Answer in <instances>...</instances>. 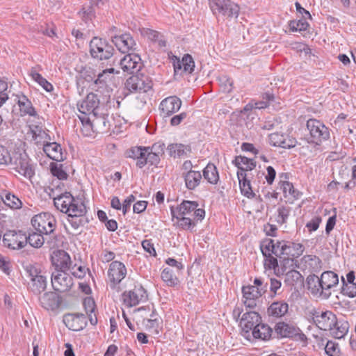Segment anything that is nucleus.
<instances>
[{
	"instance_id": "obj_3",
	"label": "nucleus",
	"mask_w": 356,
	"mask_h": 356,
	"mask_svg": "<svg viewBox=\"0 0 356 356\" xmlns=\"http://www.w3.org/2000/svg\"><path fill=\"white\" fill-rule=\"evenodd\" d=\"M275 257L279 259L284 271L288 268L293 267L296 264V258L304 252L305 248L301 243H296L288 241L274 240Z\"/></svg>"
},
{
	"instance_id": "obj_4",
	"label": "nucleus",
	"mask_w": 356,
	"mask_h": 356,
	"mask_svg": "<svg viewBox=\"0 0 356 356\" xmlns=\"http://www.w3.org/2000/svg\"><path fill=\"white\" fill-rule=\"evenodd\" d=\"M31 224L38 232L58 241V236L54 232L56 220L50 213L44 212L35 215L31 219Z\"/></svg>"
},
{
	"instance_id": "obj_50",
	"label": "nucleus",
	"mask_w": 356,
	"mask_h": 356,
	"mask_svg": "<svg viewBox=\"0 0 356 356\" xmlns=\"http://www.w3.org/2000/svg\"><path fill=\"white\" fill-rule=\"evenodd\" d=\"M161 279L168 286H175L179 284V280L170 268H165L161 273Z\"/></svg>"
},
{
	"instance_id": "obj_48",
	"label": "nucleus",
	"mask_w": 356,
	"mask_h": 356,
	"mask_svg": "<svg viewBox=\"0 0 356 356\" xmlns=\"http://www.w3.org/2000/svg\"><path fill=\"white\" fill-rule=\"evenodd\" d=\"M30 75L32 79L41 86L47 92H51L54 90L52 84L39 74L35 67H32L31 70Z\"/></svg>"
},
{
	"instance_id": "obj_20",
	"label": "nucleus",
	"mask_w": 356,
	"mask_h": 356,
	"mask_svg": "<svg viewBox=\"0 0 356 356\" xmlns=\"http://www.w3.org/2000/svg\"><path fill=\"white\" fill-rule=\"evenodd\" d=\"M112 42L123 54L136 49V43L130 33L112 35Z\"/></svg>"
},
{
	"instance_id": "obj_54",
	"label": "nucleus",
	"mask_w": 356,
	"mask_h": 356,
	"mask_svg": "<svg viewBox=\"0 0 356 356\" xmlns=\"http://www.w3.org/2000/svg\"><path fill=\"white\" fill-rule=\"evenodd\" d=\"M51 172L53 176L56 177L59 180H65L68 175L63 168V165L51 163L50 165Z\"/></svg>"
},
{
	"instance_id": "obj_58",
	"label": "nucleus",
	"mask_w": 356,
	"mask_h": 356,
	"mask_svg": "<svg viewBox=\"0 0 356 356\" xmlns=\"http://www.w3.org/2000/svg\"><path fill=\"white\" fill-rule=\"evenodd\" d=\"M282 283L280 280L275 278L270 279V297L273 298L276 296V295L279 294L278 291L281 288Z\"/></svg>"
},
{
	"instance_id": "obj_10",
	"label": "nucleus",
	"mask_w": 356,
	"mask_h": 356,
	"mask_svg": "<svg viewBox=\"0 0 356 356\" xmlns=\"http://www.w3.org/2000/svg\"><path fill=\"white\" fill-rule=\"evenodd\" d=\"M125 88L131 92H147L152 88L150 78L144 74L132 75L125 82Z\"/></svg>"
},
{
	"instance_id": "obj_38",
	"label": "nucleus",
	"mask_w": 356,
	"mask_h": 356,
	"mask_svg": "<svg viewBox=\"0 0 356 356\" xmlns=\"http://www.w3.org/2000/svg\"><path fill=\"white\" fill-rule=\"evenodd\" d=\"M13 209H18L22 207V202L15 194L3 191L0 194V202Z\"/></svg>"
},
{
	"instance_id": "obj_30",
	"label": "nucleus",
	"mask_w": 356,
	"mask_h": 356,
	"mask_svg": "<svg viewBox=\"0 0 356 356\" xmlns=\"http://www.w3.org/2000/svg\"><path fill=\"white\" fill-rule=\"evenodd\" d=\"M41 306L47 310H55L60 305V298L54 292H46L39 298Z\"/></svg>"
},
{
	"instance_id": "obj_46",
	"label": "nucleus",
	"mask_w": 356,
	"mask_h": 356,
	"mask_svg": "<svg viewBox=\"0 0 356 356\" xmlns=\"http://www.w3.org/2000/svg\"><path fill=\"white\" fill-rule=\"evenodd\" d=\"M140 33L143 37L147 38L149 40L153 42H159L160 47H165L166 42L163 40H161V33L155 30L143 28L140 29Z\"/></svg>"
},
{
	"instance_id": "obj_16",
	"label": "nucleus",
	"mask_w": 356,
	"mask_h": 356,
	"mask_svg": "<svg viewBox=\"0 0 356 356\" xmlns=\"http://www.w3.org/2000/svg\"><path fill=\"white\" fill-rule=\"evenodd\" d=\"M99 99L97 95L93 92H90L86 98L77 104L79 111L84 115L83 117H90L95 115L98 112L99 107Z\"/></svg>"
},
{
	"instance_id": "obj_44",
	"label": "nucleus",
	"mask_w": 356,
	"mask_h": 356,
	"mask_svg": "<svg viewBox=\"0 0 356 356\" xmlns=\"http://www.w3.org/2000/svg\"><path fill=\"white\" fill-rule=\"evenodd\" d=\"M279 184L285 197H289L292 201L299 198L300 194L298 191L294 188L292 183L287 181H280Z\"/></svg>"
},
{
	"instance_id": "obj_25",
	"label": "nucleus",
	"mask_w": 356,
	"mask_h": 356,
	"mask_svg": "<svg viewBox=\"0 0 356 356\" xmlns=\"http://www.w3.org/2000/svg\"><path fill=\"white\" fill-rule=\"evenodd\" d=\"M46 243L49 248H55L57 245V241L53 238L47 237L44 234L38 232H32L26 236V244L29 243L31 247L40 248Z\"/></svg>"
},
{
	"instance_id": "obj_42",
	"label": "nucleus",
	"mask_w": 356,
	"mask_h": 356,
	"mask_svg": "<svg viewBox=\"0 0 356 356\" xmlns=\"http://www.w3.org/2000/svg\"><path fill=\"white\" fill-rule=\"evenodd\" d=\"M147 152L145 154L143 160H139L136 161V166L139 168H143L146 164L151 165H157L160 162V157L158 153L151 152L149 147H146Z\"/></svg>"
},
{
	"instance_id": "obj_8",
	"label": "nucleus",
	"mask_w": 356,
	"mask_h": 356,
	"mask_svg": "<svg viewBox=\"0 0 356 356\" xmlns=\"http://www.w3.org/2000/svg\"><path fill=\"white\" fill-rule=\"evenodd\" d=\"M114 48L106 40L94 37L90 42L91 56L99 60H108L113 55Z\"/></svg>"
},
{
	"instance_id": "obj_39",
	"label": "nucleus",
	"mask_w": 356,
	"mask_h": 356,
	"mask_svg": "<svg viewBox=\"0 0 356 356\" xmlns=\"http://www.w3.org/2000/svg\"><path fill=\"white\" fill-rule=\"evenodd\" d=\"M272 333V328L268 325L261 323L260 325H257V327L252 330L251 337L263 341H268L271 338Z\"/></svg>"
},
{
	"instance_id": "obj_47",
	"label": "nucleus",
	"mask_w": 356,
	"mask_h": 356,
	"mask_svg": "<svg viewBox=\"0 0 356 356\" xmlns=\"http://www.w3.org/2000/svg\"><path fill=\"white\" fill-rule=\"evenodd\" d=\"M170 209L172 218L177 219V225L180 228L183 229H191L195 227V223L190 216H184V215H181V216H177L175 212L173 211V207H171Z\"/></svg>"
},
{
	"instance_id": "obj_12",
	"label": "nucleus",
	"mask_w": 356,
	"mask_h": 356,
	"mask_svg": "<svg viewBox=\"0 0 356 356\" xmlns=\"http://www.w3.org/2000/svg\"><path fill=\"white\" fill-rule=\"evenodd\" d=\"M67 270H55L51 274V285L58 292L68 291L73 286L72 277L66 273Z\"/></svg>"
},
{
	"instance_id": "obj_33",
	"label": "nucleus",
	"mask_w": 356,
	"mask_h": 356,
	"mask_svg": "<svg viewBox=\"0 0 356 356\" xmlns=\"http://www.w3.org/2000/svg\"><path fill=\"white\" fill-rule=\"evenodd\" d=\"M43 151L51 159L60 161L64 159L62 148L60 144L56 142L46 143L43 145Z\"/></svg>"
},
{
	"instance_id": "obj_24",
	"label": "nucleus",
	"mask_w": 356,
	"mask_h": 356,
	"mask_svg": "<svg viewBox=\"0 0 356 356\" xmlns=\"http://www.w3.org/2000/svg\"><path fill=\"white\" fill-rule=\"evenodd\" d=\"M63 321L72 331H80L87 325L86 317L83 314H66L63 316Z\"/></svg>"
},
{
	"instance_id": "obj_61",
	"label": "nucleus",
	"mask_w": 356,
	"mask_h": 356,
	"mask_svg": "<svg viewBox=\"0 0 356 356\" xmlns=\"http://www.w3.org/2000/svg\"><path fill=\"white\" fill-rule=\"evenodd\" d=\"M142 246L144 250L148 252L151 256H156V252L154 246V243L152 242L151 239H145L143 241Z\"/></svg>"
},
{
	"instance_id": "obj_32",
	"label": "nucleus",
	"mask_w": 356,
	"mask_h": 356,
	"mask_svg": "<svg viewBox=\"0 0 356 356\" xmlns=\"http://www.w3.org/2000/svg\"><path fill=\"white\" fill-rule=\"evenodd\" d=\"M15 100L19 107L21 116H25L26 115L30 116L37 115V112L33 106L32 102L26 95L23 94L17 95Z\"/></svg>"
},
{
	"instance_id": "obj_2",
	"label": "nucleus",
	"mask_w": 356,
	"mask_h": 356,
	"mask_svg": "<svg viewBox=\"0 0 356 356\" xmlns=\"http://www.w3.org/2000/svg\"><path fill=\"white\" fill-rule=\"evenodd\" d=\"M339 276L333 271L323 272L321 277L314 274L307 277V289L314 296H318L324 299L330 297L332 291H336L339 286Z\"/></svg>"
},
{
	"instance_id": "obj_7",
	"label": "nucleus",
	"mask_w": 356,
	"mask_h": 356,
	"mask_svg": "<svg viewBox=\"0 0 356 356\" xmlns=\"http://www.w3.org/2000/svg\"><path fill=\"white\" fill-rule=\"evenodd\" d=\"M213 14H220L227 18H237L240 12L239 6L232 0H213L210 3Z\"/></svg>"
},
{
	"instance_id": "obj_34",
	"label": "nucleus",
	"mask_w": 356,
	"mask_h": 356,
	"mask_svg": "<svg viewBox=\"0 0 356 356\" xmlns=\"http://www.w3.org/2000/svg\"><path fill=\"white\" fill-rule=\"evenodd\" d=\"M186 187L188 190H195L201 183L202 176L200 171H188L182 174Z\"/></svg>"
},
{
	"instance_id": "obj_60",
	"label": "nucleus",
	"mask_w": 356,
	"mask_h": 356,
	"mask_svg": "<svg viewBox=\"0 0 356 356\" xmlns=\"http://www.w3.org/2000/svg\"><path fill=\"white\" fill-rule=\"evenodd\" d=\"M79 14L85 22H87L88 20L92 19V18L95 16V10L93 6L91 5L87 8H83Z\"/></svg>"
},
{
	"instance_id": "obj_5",
	"label": "nucleus",
	"mask_w": 356,
	"mask_h": 356,
	"mask_svg": "<svg viewBox=\"0 0 356 356\" xmlns=\"http://www.w3.org/2000/svg\"><path fill=\"white\" fill-rule=\"evenodd\" d=\"M307 129L309 135L307 140L310 144L321 145L323 142L330 138V130L322 122L314 118H310L307 121Z\"/></svg>"
},
{
	"instance_id": "obj_29",
	"label": "nucleus",
	"mask_w": 356,
	"mask_h": 356,
	"mask_svg": "<svg viewBox=\"0 0 356 356\" xmlns=\"http://www.w3.org/2000/svg\"><path fill=\"white\" fill-rule=\"evenodd\" d=\"M275 332L280 338H291L298 334L300 329L285 322H278L275 324Z\"/></svg>"
},
{
	"instance_id": "obj_55",
	"label": "nucleus",
	"mask_w": 356,
	"mask_h": 356,
	"mask_svg": "<svg viewBox=\"0 0 356 356\" xmlns=\"http://www.w3.org/2000/svg\"><path fill=\"white\" fill-rule=\"evenodd\" d=\"M291 208L286 206H280L277 209V222L280 224H284L286 222L289 216Z\"/></svg>"
},
{
	"instance_id": "obj_14",
	"label": "nucleus",
	"mask_w": 356,
	"mask_h": 356,
	"mask_svg": "<svg viewBox=\"0 0 356 356\" xmlns=\"http://www.w3.org/2000/svg\"><path fill=\"white\" fill-rule=\"evenodd\" d=\"M122 296L124 304L128 307L136 306L147 298V291L141 285H136L133 289L125 291Z\"/></svg>"
},
{
	"instance_id": "obj_36",
	"label": "nucleus",
	"mask_w": 356,
	"mask_h": 356,
	"mask_svg": "<svg viewBox=\"0 0 356 356\" xmlns=\"http://www.w3.org/2000/svg\"><path fill=\"white\" fill-rule=\"evenodd\" d=\"M199 204L195 201L183 200L177 207H173V211L177 216H192L193 211L198 207Z\"/></svg>"
},
{
	"instance_id": "obj_6",
	"label": "nucleus",
	"mask_w": 356,
	"mask_h": 356,
	"mask_svg": "<svg viewBox=\"0 0 356 356\" xmlns=\"http://www.w3.org/2000/svg\"><path fill=\"white\" fill-rule=\"evenodd\" d=\"M8 165L19 174L29 180H31L35 175L34 165L25 153L13 152Z\"/></svg>"
},
{
	"instance_id": "obj_21",
	"label": "nucleus",
	"mask_w": 356,
	"mask_h": 356,
	"mask_svg": "<svg viewBox=\"0 0 356 356\" xmlns=\"http://www.w3.org/2000/svg\"><path fill=\"white\" fill-rule=\"evenodd\" d=\"M250 175L251 177H250L249 174L245 172H237V177L239 182L241 193L248 199L256 197L259 201H262L260 195L257 197L255 193L253 191L251 185V179L253 178V175L252 173Z\"/></svg>"
},
{
	"instance_id": "obj_11",
	"label": "nucleus",
	"mask_w": 356,
	"mask_h": 356,
	"mask_svg": "<svg viewBox=\"0 0 356 356\" xmlns=\"http://www.w3.org/2000/svg\"><path fill=\"white\" fill-rule=\"evenodd\" d=\"M261 323V317L255 312H247L241 318V334L248 340L251 339V332Z\"/></svg>"
},
{
	"instance_id": "obj_31",
	"label": "nucleus",
	"mask_w": 356,
	"mask_h": 356,
	"mask_svg": "<svg viewBox=\"0 0 356 356\" xmlns=\"http://www.w3.org/2000/svg\"><path fill=\"white\" fill-rule=\"evenodd\" d=\"M30 130L32 133V138L36 145H44L51 138L49 134V130L43 129L42 126L39 124L30 125Z\"/></svg>"
},
{
	"instance_id": "obj_18",
	"label": "nucleus",
	"mask_w": 356,
	"mask_h": 356,
	"mask_svg": "<svg viewBox=\"0 0 356 356\" xmlns=\"http://www.w3.org/2000/svg\"><path fill=\"white\" fill-rule=\"evenodd\" d=\"M266 291V286L259 288L254 286H243V302L246 307L254 308L257 306L259 298Z\"/></svg>"
},
{
	"instance_id": "obj_51",
	"label": "nucleus",
	"mask_w": 356,
	"mask_h": 356,
	"mask_svg": "<svg viewBox=\"0 0 356 356\" xmlns=\"http://www.w3.org/2000/svg\"><path fill=\"white\" fill-rule=\"evenodd\" d=\"M303 277L299 271L291 269L285 274V282L288 285L293 286L299 282H302Z\"/></svg>"
},
{
	"instance_id": "obj_27",
	"label": "nucleus",
	"mask_w": 356,
	"mask_h": 356,
	"mask_svg": "<svg viewBox=\"0 0 356 356\" xmlns=\"http://www.w3.org/2000/svg\"><path fill=\"white\" fill-rule=\"evenodd\" d=\"M270 144L275 147L290 149L296 145L297 141L289 135L273 133L268 136Z\"/></svg>"
},
{
	"instance_id": "obj_23",
	"label": "nucleus",
	"mask_w": 356,
	"mask_h": 356,
	"mask_svg": "<svg viewBox=\"0 0 356 356\" xmlns=\"http://www.w3.org/2000/svg\"><path fill=\"white\" fill-rule=\"evenodd\" d=\"M83 124L89 126L94 132L99 133L105 131L107 126L106 116L99 115L98 112L95 115L90 117H79Z\"/></svg>"
},
{
	"instance_id": "obj_43",
	"label": "nucleus",
	"mask_w": 356,
	"mask_h": 356,
	"mask_svg": "<svg viewBox=\"0 0 356 356\" xmlns=\"http://www.w3.org/2000/svg\"><path fill=\"white\" fill-rule=\"evenodd\" d=\"M204 178L211 184H216L219 180L218 171L216 166L209 163L203 170Z\"/></svg>"
},
{
	"instance_id": "obj_1",
	"label": "nucleus",
	"mask_w": 356,
	"mask_h": 356,
	"mask_svg": "<svg viewBox=\"0 0 356 356\" xmlns=\"http://www.w3.org/2000/svg\"><path fill=\"white\" fill-rule=\"evenodd\" d=\"M54 204L58 210L67 215L71 227V231L67 230V232L72 235L80 234L82 227L88 222L85 216L87 210L84 203L65 191L54 197Z\"/></svg>"
},
{
	"instance_id": "obj_64",
	"label": "nucleus",
	"mask_w": 356,
	"mask_h": 356,
	"mask_svg": "<svg viewBox=\"0 0 356 356\" xmlns=\"http://www.w3.org/2000/svg\"><path fill=\"white\" fill-rule=\"evenodd\" d=\"M321 222V218L319 217H314L309 222H308L306 225V227L308 228L309 231L314 232L318 229L320 222Z\"/></svg>"
},
{
	"instance_id": "obj_9",
	"label": "nucleus",
	"mask_w": 356,
	"mask_h": 356,
	"mask_svg": "<svg viewBox=\"0 0 356 356\" xmlns=\"http://www.w3.org/2000/svg\"><path fill=\"white\" fill-rule=\"evenodd\" d=\"M312 322L322 330H332L337 322V316L331 311H320L312 309L309 312Z\"/></svg>"
},
{
	"instance_id": "obj_57",
	"label": "nucleus",
	"mask_w": 356,
	"mask_h": 356,
	"mask_svg": "<svg viewBox=\"0 0 356 356\" xmlns=\"http://www.w3.org/2000/svg\"><path fill=\"white\" fill-rule=\"evenodd\" d=\"M11 158L12 154L9 153L7 148L0 145V165H8Z\"/></svg>"
},
{
	"instance_id": "obj_35",
	"label": "nucleus",
	"mask_w": 356,
	"mask_h": 356,
	"mask_svg": "<svg viewBox=\"0 0 356 356\" xmlns=\"http://www.w3.org/2000/svg\"><path fill=\"white\" fill-rule=\"evenodd\" d=\"M289 310V305L286 302L275 301L271 303L268 308L267 312L270 316L274 318H281L284 316Z\"/></svg>"
},
{
	"instance_id": "obj_45",
	"label": "nucleus",
	"mask_w": 356,
	"mask_h": 356,
	"mask_svg": "<svg viewBox=\"0 0 356 356\" xmlns=\"http://www.w3.org/2000/svg\"><path fill=\"white\" fill-rule=\"evenodd\" d=\"M29 288L33 293L40 294L47 288V277L42 275L37 278H32V281L29 284Z\"/></svg>"
},
{
	"instance_id": "obj_37",
	"label": "nucleus",
	"mask_w": 356,
	"mask_h": 356,
	"mask_svg": "<svg viewBox=\"0 0 356 356\" xmlns=\"http://www.w3.org/2000/svg\"><path fill=\"white\" fill-rule=\"evenodd\" d=\"M168 150L170 156L182 158L187 156L188 154L191 152V147L190 145L181 143H174L168 146Z\"/></svg>"
},
{
	"instance_id": "obj_13",
	"label": "nucleus",
	"mask_w": 356,
	"mask_h": 356,
	"mask_svg": "<svg viewBox=\"0 0 356 356\" xmlns=\"http://www.w3.org/2000/svg\"><path fill=\"white\" fill-rule=\"evenodd\" d=\"M261 251L265 257L264 265L266 268L275 270L278 267V258L275 255V248L273 239L265 238L260 243Z\"/></svg>"
},
{
	"instance_id": "obj_63",
	"label": "nucleus",
	"mask_w": 356,
	"mask_h": 356,
	"mask_svg": "<svg viewBox=\"0 0 356 356\" xmlns=\"http://www.w3.org/2000/svg\"><path fill=\"white\" fill-rule=\"evenodd\" d=\"M83 305L87 314L93 313L95 312V302L93 298L90 297H86L83 300Z\"/></svg>"
},
{
	"instance_id": "obj_49",
	"label": "nucleus",
	"mask_w": 356,
	"mask_h": 356,
	"mask_svg": "<svg viewBox=\"0 0 356 356\" xmlns=\"http://www.w3.org/2000/svg\"><path fill=\"white\" fill-rule=\"evenodd\" d=\"M302 259L308 268L313 272H319L322 268V261L316 255H305Z\"/></svg>"
},
{
	"instance_id": "obj_17",
	"label": "nucleus",
	"mask_w": 356,
	"mask_h": 356,
	"mask_svg": "<svg viewBox=\"0 0 356 356\" xmlns=\"http://www.w3.org/2000/svg\"><path fill=\"white\" fill-rule=\"evenodd\" d=\"M107 275L111 288L115 289L126 277L127 268L123 263L114 261L109 265Z\"/></svg>"
},
{
	"instance_id": "obj_56",
	"label": "nucleus",
	"mask_w": 356,
	"mask_h": 356,
	"mask_svg": "<svg viewBox=\"0 0 356 356\" xmlns=\"http://www.w3.org/2000/svg\"><path fill=\"white\" fill-rule=\"evenodd\" d=\"M289 26L292 31H303L307 29L309 24L305 19L293 20L290 22Z\"/></svg>"
},
{
	"instance_id": "obj_52",
	"label": "nucleus",
	"mask_w": 356,
	"mask_h": 356,
	"mask_svg": "<svg viewBox=\"0 0 356 356\" xmlns=\"http://www.w3.org/2000/svg\"><path fill=\"white\" fill-rule=\"evenodd\" d=\"M342 286L341 287V293L349 298L356 296V283H345V278L341 277Z\"/></svg>"
},
{
	"instance_id": "obj_22",
	"label": "nucleus",
	"mask_w": 356,
	"mask_h": 356,
	"mask_svg": "<svg viewBox=\"0 0 356 356\" xmlns=\"http://www.w3.org/2000/svg\"><path fill=\"white\" fill-rule=\"evenodd\" d=\"M51 261L56 270H68L72 266L70 255L63 250L54 251L51 257Z\"/></svg>"
},
{
	"instance_id": "obj_19",
	"label": "nucleus",
	"mask_w": 356,
	"mask_h": 356,
	"mask_svg": "<svg viewBox=\"0 0 356 356\" xmlns=\"http://www.w3.org/2000/svg\"><path fill=\"white\" fill-rule=\"evenodd\" d=\"M181 104L180 98L175 95L163 99L159 106L161 116L166 118L172 115L180 109Z\"/></svg>"
},
{
	"instance_id": "obj_15",
	"label": "nucleus",
	"mask_w": 356,
	"mask_h": 356,
	"mask_svg": "<svg viewBox=\"0 0 356 356\" xmlns=\"http://www.w3.org/2000/svg\"><path fill=\"white\" fill-rule=\"evenodd\" d=\"M5 246L13 250H19L26 245V234L22 231H7L3 236Z\"/></svg>"
},
{
	"instance_id": "obj_62",
	"label": "nucleus",
	"mask_w": 356,
	"mask_h": 356,
	"mask_svg": "<svg viewBox=\"0 0 356 356\" xmlns=\"http://www.w3.org/2000/svg\"><path fill=\"white\" fill-rule=\"evenodd\" d=\"M26 271L28 274V276L30 277L31 281H32V278H37L38 277L42 275L40 270L31 264L26 266Z\"/></svg>"
},
{
	"instance_id": "obj_53",
	"label": "nucleus",
	"mask_w": 356,
	"mask_h": 356,
	"mask_svg": "<svg viewBox=\"0 0 356 356\" xmlns=\"http://www.w3.org/2000/svg\"><path fill=\"white\" fill-rule=\"evenodd\" d=\"M146 152V147L136 146L129 149L127 152V154L128 157L136 159L138 161L139 160H143Z\"/></svg>"
},
{
	"instance_id": "obj_26",
	"label": "nucleus",
	"mask_w": 356,
	"mask_h": 356,
	"mask_svg": "<svg viewBox=\"0 0 356 356\" xmlns=\"http://www.w3.org/2000/svg\"><path fill=\"white\" fill-rule=\"evenodd\" d=\"M141 58L136 54H128L120 60V65L124 72L129 74L138 72L141 68Z\"/></svg>"
},
{
	"instance_id": "obj_41",
	"label": "nucleus",
	"mask_w": 356,
	"mask_h": 356,
	"mask_svg": "<svg viewBox=\"0 0 356 356\" xmlns=\"http://www.w3.org/2000/svg\"><path fill=\"white\" fill-rule=\"evenodd\" d=\"M332 330H329L333 337L336 339H342L348 333L349 329V323L343 319L338 320L337 318L336 323H334Z\"/></svg>"
},
{
	"instance_id": "obj_40",
	"label": "nucleus",
	"mask_w": 356,
	"mask_h": 356,
	"mask_svg": "<svg viewBox=\"0 0 356 356\" xmlns=\"http://www.w3.org/2000/svg\"><path fill=\"white\" fill-rule=\"evenodd\" d=\"M233 163L238 168V172H246V171H251L256 167V161L254 159L243 156H236Z\"/></svg>"
},
{
	"instance_id": "obj_59",
	"label": "nucleus",
	"mask_w": 356,
	"mask_h": 356,
	"mask_svg": "<svg viewBox=\"0 0 356 356\" xmlns=\"http://www.w3.org/2000/svg\"><path fill=\"white\" fill-rule=\"evenodd\" d=\"M325 351L329 356H339L340 353L338 345L330 341L327 343Z\"/></svg>"
},
{
	"instance_id": "obj_28",
	"label": "nucleus",
	"mask_w": 356,
	"mask_h": 356,
	"mask_svg": "<svg viewBox=\"0 0 356 356\" xmlns=\"http://www.w3.org/2000/svg\"><path fill=\"white\" fill-rule=\"evenodd\" d=\"M173 65L175 74L181 75L183 72L191 74L194 71L195 62L190 54H185L181 60L175 62Z\"/></svg>"
}]
</instances>
